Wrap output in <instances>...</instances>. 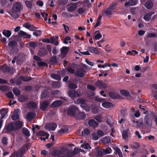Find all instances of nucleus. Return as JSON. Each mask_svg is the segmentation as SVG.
Listing matches in <instances>:
<instances>
[{"label":"nucleus","mask_w":157,"mask_h":157,"mask_svg":"<svg viewBox=\"0 0 157 157\" xmlns=\"http://www.w3.org/2000/svg\"><path fill=\"white\" fill-rule=\"evenodd\" d=\"M78 111V108L75 105H70L67 109V112L68 115L75 117Z\"/></svg>","instance_id":"f257e3e1"},{"label":"nucleus","mask_w":157,"mask_h":157,"mask_svg":"<svg viewBox=\"0 0 157 157\" xmlns=\"http://www.w3.org/2000/svg\"><path fill=\"white\" fill-rule=\"evenodd\" d=\"M15 131V130L14 126V124L12 122L6 125L3 129L4 132L7 134L10 133L11 132Z\"/></svg>","instance_id":"f03ea898"},{"label":"nucleus","mask_w":157,"mask_h":157,"mask_svg":"<svg viewBox=\"0 0 157 157\" xmlns=\"http://www.w3.org/2000/svg\"><path fill=\"white\" fill-rule=\"evenodd\" d=\"M22 8V4L19 2H17L13 4L11 10L13 12H19Z\"/></svg>","instance_id":"7ed1b4c3"},{"label":"nucleus","mask_w":157,"mask_h":157,"mask_svg":"<svg viewBox=\"0 0 157 157\" xmlns=\"http://www.w3.org/2000/svg\"><path fill=\"white\" fill-rule=\"evenodd\" d=\"M16 63L18 65H21L25 61V55L22 52L19 54L16 57Z\"/></svg>","instance_id":"20e7f679"},{"label":"nucleus","mask_w":157,"mask_h":157,"mask_svg":"<svg viewBox=\"0 0 157 157\" xmlns=\"http://www.w3.org/2000/svg\"><path fill=\"white\" fill-rule=\"evenodd\" d=\"M96 86L100 89H105L108 87L107 85L102 80H98L95 83Z\"/></svg>","instance_id":"39448f33"},{"label":"nucleus","mask_w":157,"mask_h":157,"mask_svg":"<svg viewBox=\"0 0 157 157\" xmlns=\"http://www.w3.org/2000/svg\"><path fill=\"white\" fill-rule=\"evenodd\" d=\"M86 72V70L84 68H79L75 71V75L78 77H83L85 76Z\"/></svg>","instance_id":"423d86ee"},{"label":"nucleus","mask_w":157,"mask_h":157,"mask_svg":"<svg viewBox=\"0 0 157 157\" xmlns=\"http://www.w3.org/2000/svg\"><path fill=\"white\" fill-rule=\"evenodd\" d=\"M68 96L71 98L78 97L80 95V92L78 90H69L68 93Z\"/></svg>","instance_id":"0eeeda50"},{"label":"nucleus","mask_w":157,"mask_h":157,"mask_svg":"<svg viewBox=\"0 0 157 157\" xmlns=\"http://www.w3.org/2000/svg\"><path fill=\"white\" fill-rule=\"evenodd\" d=\"M57 127V124L54 122H50L46 124L45 128L47 129L54 131Z\"/></svg>","instance_id":"6e6552de"},{"label":"nucleus","mask_w":157,"mask_h":157,"mask_svg":"<svg viewBox=\"0 0 157 157\" xmlns=\"http://www.w3.org/2000/svg\"><path fill=\"white\" fill-rule=\"evenodd\" d=\"M144 121L146 126L148 128H151L152 125L153 121L147 115L144 117Z\"/></svg>","instance_id":"1a4fd4ad"},{"label":"nucleus","mask_w":157,"mask_h":157,"mask_svg":"<svg viewBox=\"0 0 157 157\" xmlns=\"http://www.w3.org/2000/svg\"><path fill=\"white\" fill-rule=\"evenodd\" d=\"M49 102L47 101H44L40 104V108L42 111H45L48 108Z\"/></svg>","instance_id":"9d476101"},{"label":"nucleus","mask_w":157,"mask_h":157,"mask_svg":"<svg viewBox=\"0 0 157 157\" xmlns=\"http://www.w3.org/2000/svg\"><path fill=\"white\" fill-rule=\"evenodd\" d=\"M77 114H76V118L78 120H84L86 117V114L84 112H79L78 111Z\"/></svg>","instance_id":"9b49d317"},{"label":"nucleus","mask_w":157,"mask_h":157,"mask_svg":"<svg viewBox=\"0 0 157 157\" xmlns=\"http://www.w3.org/2000/svg\"><path fill=\"white\" fill-rule=\"evenodd\" d=\"M36 113L33 112H29L26 115V119L29 121H32L36 116Z\"/></svg>","instance_id":"f8f14e48"},{"label":"nucleus","mask_w":157,"mask_h":157,"mask_svg":"<svg viewBox=\"0 0 157 157\" xmlns=\"http://www.w3.org/2000/svg\"><path fill=\"white\" fill-rule=\"evenodd\" d=\"M52 93L53 95H57V96H56V97L57 98L65 100H66V98L65 97H63L61 95H59V94H61V92L59 90H56L52 91Z\"/></svg>","instance_id":"ddd939ff"},{"label":"nucleus","mask_w":157,"mask_h":157,"mask_svg":"<svg viewBox=\"0 0 157 157\" xmlns=\"http://www.w3.org/2000/svg\"><path fill=\"white\" fill-rule=\"evenodd\" d=\"M62 104V101L61 100H56L53 102L51 104V108H55L60 106Z\"/></svg>","instance_id":"4468645a"},{"label":"nucleus","mask_w":157,"mask_h":157,"mask_svg":"<svg viewBox=\"0 0 157 157\" xmlns=\"http://www.w3.org/2000/svg\"><path fill=\"white\" fill-rule=\"evenodd\" d=\"M48 53V51L45 48H41L40 49L38 52V55L40 57H43Z\"/></svg>","instance_id":"2eb2a0df"},{"label":"nucleus","mask_w":157,"mask_h":157,"mask_svg":"<svg viewBox=\"0 0 157 157\" xmlns=\"http://www.w3.org/2000/svg\"><path fill=\"white\" fill-rule=\"evenodd\" d=\"M23 123L21 121H17L14 124V126L15 130H17L21 128L22 126Z\"/></svg>","instance_id":"dca6fc26"},{"label":"nucleus","mask_w":157,"mask_h":157,"mask_svg":"<svg viewBox=\"0 0 157 157\" xmlns=\"http://www.w3.org/2000/svg\"><path fill=\"white\" fill-rule=\"evenodd\" d=\"M138 1V0H129L128 2L125 3L124 6H135L137 4Z\"/></svg>","instance_id":"f3484780"},{"label":"nucleus","mask_w":157,"mask_h":157,"mask_svg":"<svg viewBox=\"0 0 157 157\" xmlns=\"http://www.w3.org/2000/svg\"><path fill=\"white\" fill-rule=\"evenodd\" d=\"M26 149L25 148H22L18 150L16 153L17 157H22L25 153Z\"/></svg>","instance_id":"a211bd4d"},{"label":"nucleus","mask_w":157,"mask_h":157,"mask_svg":"<svg viewBox=\"0 0 157 157\" xmlns=\"http://www.w3.org/2000/svg\"><path fill=\"white\" fill-rule=\"evenodd\" d=\"M88 124L90 126L94 128L97 127L98 125V124L93 119H90L88 121Z\"/></svg>","instance_id":"6ab92c4d"},{"label":"nucleus","mask_w":157,"mask_h":157,"mask_svg":"<svg viewBox=\"0 0 157 157\" xmlns=\"http://www.w3.org/2000/svg\"><path fill=\"white\" fill-rule=\"evenodd\" d=\"M69 48L66 46H63L60 49L61 54L63 56H66L68 53Z\"/></svg>","instance_id":"aec40b11"},{"label":"nucleus","mask_w":157,"mask_h":157,"mask_svg":"<svg viewBox=\"0 0 157 157\" xmlns=\"http://www.w3.org/2000/svg\"><path fill=\"white\" fill-rule=\"evenodd\" d=\"M102 105L103 107L106 108H110L113 107L114 105L112 103L109 102H104L102 103Z\"/></svg>","instance_id":"412c9836"},{"label":"nucleus","mask_w":157,"mask_h":157,"mask_svg":"<svg viewBox=\"0 0 157 157\" xmlns=\"http://www.w3.org/2000/svg\"><path fill=\"white\" fill-rule=\"evenodd\" d=\"M8 111V108H3L0 110V114L1 115V119H3Z\"/></svg>","instance_id":"4be33fe9"},{"label":"nucleus","mask_w":157,"mask_h":157,"mask_svg":"<svg viewBox=\"0 0 157 157\" xmlns=\"http://www.w3.org/2000/svg\"><path fill=\"white\" fill-rule=\"evenodd\" d=\"M37 136H45L46 138V139H48L49 136V134L43 131H40L37 132L36 133Z\"/></svg>","instance_id":"5701e85b"},{"label":"nucleus","mask_w":157,"mask_h":157,"mask_svg":"<svg viewBox=\"0 0 157 157\" xmlns=\"http://www.w3.org/2000/svg\"><path fill=\"white\" fill-rule=\"evenodd\" d=\"M27 105L29 108L34 109L36 108L37 107V104L33 101H29L27 103Z\"/></svg>","instance_id":"b1692460"},{"label":"nucleus","mask_w":157,"mask_h":157,"mask_svg":"<svg viewBox=\"0 0 157 157\" xmlns=\"http://www.w3.org/2000/svg\"><path fill=\"white\" fill-rule=\"evenodd\" d=\"M153 2L151 0H147L144 4V6L148 9H151L153 6Z\"/></svg>","instance_id":"393cba45"},{"label":"nucleus","mask_w":157,"mask_h":157,"mask_svg":"<svg viewBox=\"0 0 157 157\" xmlns=\"http://www.w3.org/2000/svg\"><path fill=\"white\" fill-rule=\"evenodd\" d=\"M109 95L112 99H118L120 98V95L112 91L109 92Z\"/></svg>","instance_id":"a878e982"},{"label":"nucleus","mask_w":157,"mask_h":157,"mask_svg":"<svg viewBox=\"0 0 157 157\" xmlns=\"http://www.w3.org/2000/svg\"><path fill=\"white\" fill-rule=\"evenodd\" d=\"M128 131L129 129H128L124 130L122 133V138L124 140L127 139L128 137Z\"/></svg>","instance_id":"bb28decb"},{"label":"nucleus","mask_w":157,"mask_h":157,"mask_svg":"<svg viewBox=\"0 0 157 157\" xmlns=\"http://www.w3.org/2000/svg\"><path fill=\"white\" fill-rule=\"evenodd\" d=\"M154 13V12H151L148 13L146 14L144 16V19L146 21H149L151 18V16Z\"/></svg>","instance_id":"cd10ccee"},{"label":"nucleus","mask_w":157,"mask_h":157,"mask_svg":"<svg viewBox=\"0 0 157 157\" xmlns=\"http://www.w3.org/2000/svg\"><path fill=\"white\" fill-rule=\"evenodd\" d=\"M110 137L109 136H105L102 138L101 141L104 144H109L111 142Z\"/></svg>","instance_id":"c85d7f7f"},{"label":"nucleus","mask_w":157,"mask_h":157,"mask_svg":"<svg viewBox=\"0 0 157 157\" xmlns=\"http://www.w3.org/2000/svg\"><path fill=\"white\" fill-rule=\"evenodd\" d=\"M17 42L14 40H11L8 43V46L10 48L13 49L14 48L17 46Z\"/></svg>","instance_id":"c756f323"},{"label":"nucleus","mask_w":157,"mask_h":157,"mask_svg":"<svg viewBox=\"0 0 157 157\" xmlns=\"http://www.w3.org/2000/svg\"><path fill=\"white\" fill-rule=\"evenodd\" d=\"M77 4L76 3H74L67 8V10L70 12H71L75 10L77 8Z\"/></svg>","instance_id":"7c9ffc66"},{"label":"nucleus","mask_w":157,"mask_h":157,"mask_svg":"<svg viewBox=\"0 0 157 157\" xmlns=\"http://www.w3.org/2000/svg\"><path fill=\"white\" fill-rule=\"evenodd\" d=\"M18 100L21 102H24L28 99V97L27 95H20L18 98Z\"/></svg>","instance_id":"2f4dec72"},{"label":"nucleus","mask_w":157,"mask_h":157,"mask_svg":"<svg viewBox=\"0 0 157 157\" xmlns=\"http://www.w3.org/2000/svg\"><path fill=\"white\" fill-rule=\"evenodd\" d=\"M4 72H8L9 74H12L14 73V69L13 68H11L9 67H6L4 69Z\"/></svg>","instance_id":"473e14b6"},{"label":"nucleus","mask_w":157,"mask_h":157,"mask_svg":"<svg viewBox=\"0 0 157 157\" xmlns=\"http://www.w3.org/2000/svg\"><path fill=\"white\" fill-rule=\"evenodd\" d=\"M2 33L4 36L7 38L9 37L11 35V31L9 30L6 29H4Z\"/></svg>","instance_id":"72a5a7b5"},{"label":"nucleus","mask_w":157,"mask_h":157,"mask_svg":"<svg viewBox=\"0 0 157 157\" xmlns=\"http://www.w3.org/2000/svg\"><path fill=\"white\" fill-rule=\"evenodd\" d=\"M62 153L61 151L56 149L53 150L51 152L52 155L53 156H58L61 154Z\"/></svg>","instance_id":"f704fd0d"},{"label":"nucleus","mask_w":157,"mask_h":157,"mask_svg":"<svg viewBox=\"0 0 157 157\" xmlns=\"http://www.w3.org/2000/svg\"><path fill=\"white\" fill-rule=\"evenodd\" d=\"M20 78L21 80H22L25 82H27L30 81L32 79V78L31 77H29L28 76H24L20 75Z\"/></svg>","instance_id":"c9c22d12"},{"label":"nucleus","mask_w":157,"mask_h":157,"mask_svg":"<svg viewBox=\"0 0 157 157\" xmlns=\"http://www.w3.org/2000/svg\"><path fill=\"white\" fill-rule=\"evenodd\" d=\"M22 133L25 136L29 137L30 136L29 130L27 128H23L22 130Z\"/></svg>","instance_id":"e433bc0d"},{"label":"nucleus","mask_w":157,"mask_h":157,"mask_svg":"<svg viewBox=\"0 0 157 157\" xmlns=\"http://www.w3.org/2000/svg\"><path fill=\"white\" fill-rule=\"evenodd\" d=\"M120 93L122 95L125 97H128L130 96L129 92L125 90H121Z\"/></svg>","instance_id":"4c0bfd02"},{"label":"nucleus","mask_w":157,"mask_h":157,"mask_svg":"<svg viewBox=\"0 0 157 157\" xmlns=\"http://www.w3.org/2000/svg\"><path fill=\"white\" fill-rule=\"evenodd\" d=\"M66 68L63 69L59 71L58 72V74L60 76L63 77L66 75Z\"/></svg>","instance_id":"58836bf2"},{"label":"nucleus","mask_w":157,"mask_h":157,"mask_svg":"<svg viewBox=\"0 0 157 157\" xmlns=\"http://www.w3.org/2000/svg\"><path fill=\"white\" fill-rule=\"evenodd\" d=\"M23 26L26 28L29 29L30 28H35L36 29H38V28L34 26L33 25H31L28 22L25 23L23 25Z\"/></svg>","instance_id":"ea45409f"},{"label":"nucleus","mask_w":157,"mask_h":157,"mask_svg":"<svg viewBox=\"0 0 157 157\" xmlns=\"http://www.w3.org/2000/svg\"><path fill=\"white\" fill-rule=\"evenodd\" d=\"M69 130L67 126H63L58 131V132L61 134H63L65 132H67Z\"/></svg>","instance_id":"a19ab883"},{"label":"nucleus","mask_w":157,"mask_h":157,"mask_svg":"<svg viewBox=\"0 0 157 157\" xmlns=\"http://www.w3.org/2000/svg\"><path fill=\"white\" fill-rule=\"evenodd\" d=\"M52 86L55 88H59L61 86V84L58 81H54L52 83Z\"/></svg>","instance_id":"79ce46f5"},{"label":"nucleus","mask_w":157,"mask_h":157,"mask_svg":"<svg viewBox=\"0 0 157 157\" xmlns=\"http://www.w3.org/2000/svg\"><path fill=\"white\" fill-rule=\"evenodd\" d=\"M51 77L52 78L57 80H61V77L58 74L57 75L55 73L52 74L51 75Z\"/></svg>","instance_id":"37998d69"},{"label":"nucleus","mask_w":157,"mask_h":157,"mask_svg":"<svg viewBox=\"0 0 157 157\" xmlns=\"http://www.w3.org/2000/svg\"><path fill=\"white\" fill-rule=\"evenodd\" d=\"M57 58L56 56H53L51 57L49 61L54 64H56L57 63Z\"/></svg>","instance_id":"c03bdc74"},{"label":"nucleus","mask_w":157,"mask_h":157,"mask_svg":"<svg viewBox=\"0 0 157 157\" xmlns=\"http://www.w3.org/2000/svg\"><path fill=\"white\" fill-rule=\"evenodd\" d=\"M12 91L14 94H15L17 96L20 95L21 93V91L16 88H13V89Z\"/></svg>","instance_id":"a18cd8bd"},{"label":"nucleus","mask_w":157,"mask_h":157,"mask_svg":"<svg viewBox=\"0 0 157 157\" xmlns=\"http://www.w3.org/2000/svg\"><path fill=\"white\" fill-rule=\"evenodd\" d=\"M101 18L102 16L99 15L97 20V22L94 26V28H96L100 25Z\"/></svg>","instance_id":"49530a36"},{"label":"nucleus","mask_w":157,"mask_h":157,"mask_svg":"<svg viewBox=\"0 0 157 157\" xmlns=\"http://www.w3.org/2000/svg\"><path fill=\"white\" fill-rule=\"evenodd\" d=\"M90 133V130L87 128L85 129L81 132L82 135H88Z\"/></svg>","instance_id":"de8ad7c7"},{"label":"nucleus","mask_w":157,"mask_h":157,"mask_svg":"<svg viewBox=\"0 0 157 157\" xmlns=\"http://www.w3.org/2000/svg\"><path fill=\"white\" fill-rule=\"evenodd\" d=\"M47 91L46 90H44L42 91L41 95V99H44L47 97Z\"/></svg>","instance_id":"09e8293b"},{"label":"nucleus","mask_w":157,"mask_h":157,"mask_svg":"<svg viewBox=\"0 0 157 157\" xmlns=\"http://www.w3.org/2000/svg\"><path fill=\"white\" fill-rule=\"evenodd\" d=\"M117 5V2H114L109 5V7L113 11Z\"/></svg>","instance_id":"8fccbe9b"},{"label":"nucleus","mask_w":157,"mask_h":157,"mask_svg":"<svg viewBox=\"0 0 157 157\" xmlns=\"http://www.w3.org/2000/svg\"><path fill=\"white\" fill-rule=\"evenodd\" d=\"M113 11V10L109 7H108L105 11V13L106 14L107 16L109 15H111L112 14V12Z\"/></svg>","instance_id":"3c124183"},{"label":"nucleus","mask_w":157,"mask_h":157,"mask_svg":"<svg viewBox=\"0 0 157 157\" xmlns=\"http://www.w3.org/2000/svg\"><path fill=\"white\" fill-rule=\"evenodd\" d=\"M87 88L88 89L92 91H95L96 90V87L92 85L88 84L87 86Z\"/></svg>","instance_id":"603ef678"},{"label":"nucleus","mask_w":157,"mask_h":157,"mask_svg":"<svg viewBox=\"0 0 157 157\" xmlns=\"http://www.w3.org/2000/svg\"><path fill=\"white\" fill-rule=\"evenodd\" d=\"M9 88L7 86H0V90H2L4 92H6L8 91Z\"/></svg>","instance_id":"864d4df0"},{"label":"nucleus","mask_w":157,"mask_h":157,"mask_svg":"<svg viewBox=\"0 0 157 157\" xmlns=\"http://www.w3.org/2000/svg\"><path fill=\"white\" fill-rule=\"evenodd\" d=\"M35 32H34L33 33V34L34 35H35L36 36H40L41 34L42 31L40 30H36Z\"/></svg>","instance_id":"5fc2aeb1"},{"label":"nucleus","mask_w":157,"mask_h":157,"mask_svg":"<svg viewBox=\"0 0 157 157\" xmlns=\"http://www.w3.org/2000/svg\"><path fill=\"white\" fill-rule=\"evenodd\" d=\"M14 80L15 81V83L17 85L19 86L22 84V82L21 79L17 78H14Z\"/></svg>","instance_id":"6e6d98bb"},{"label":"nucleus","mask_w":157,"mask_h":157,"mask_svg":"<svg viewBox=\"0 0 157 157\" xmlns=\"http://www.w3.org/2000/svg\"><path fill=\"white\" fill-rule=\"evenodd\" d=\"M16 13L17 12H10V14L13 18L16 19L19 17L18 14L17 13L16 14Z\"/></svg>","instance_id":"4d7b16f0"},{"label":"nucleus","mask_w":157,"mask_h":157,"mask_svg":"<svg viewBox=\"0 0 157 157\" xmlns=\"http://www.w3.org/2000/svg\"><path fill=\"white\" fill-rule=\"evenodd\" d=\"M11 118L13 120L15 121L19 119V116L17 114H13L11 116Z\"/></svg>","instance_id":"13d9d810"},{"label":"nucleus","mask_w":157,"mask_h":157,"mask_svg":"<svg viewBox=\"0 0 157 157\" xmlns=\"http://www.w3.org/2000/svg\"><path fill=\"white\" fill-rule=\"evenodd\" d=\"M87 49L89 51L92 53L94 52L96 50V49L95 48L90 46L88 47Z\"/></svg>","instance_id":"bf43d9fd"},{"label":"nucleus","mask_w":157,"mask_h":157,"mask_svg":"<svg viewBox=\"0 0 157 157\" xmlns=\"http://www.w3.org/2000/svg\"><path fill=\"white\" fill-rule=\"evenodd\" d=\"M111 151V149L110 147H108L106 149H103V152L104 153L110 154Z\"/></svg>","instance_id":"052dcab7"},{"label":"nucleus","mask_w":157,"mask_h":157,"mask_svg":"<svg viewBox=\"0 0 157 157\" xmlns=\"http://www.w3.org/2000/svg\"><path fill=\"white\" fill-rule=\"evenodd\" d=\"M37 64L39 66L43 67L46 66L48 67V64L42 62L41 61L38 62H37Z\"/></svg>","instance_id":"680f3d73"},{"label":"nucleus","mask_w":157,"mask_h":157,"mask_svg":"<svg viewBox=\"0 0 157 157\" xmlns=\"http://www.w3.org/2000/svg\"><path fill=\"white\" fill-rule=\"evenodd\" d=\"M68 87L71 89H76L77 88V85L73 83H70L68 85Z\"/></svg>","instance_id":"e2e57ef3"},{"label":"nucleus","mask_w":157,"mask_h":157,"mask_svg":"<svg viewBox=\"0 0 157 157\" xmlns=\"http://www.w3.org/2000/svg\"><path fill=\"white\" fill-rule=\"evenodd\" d=\"M66 70L71 74H75V70L71 67H68L67 69Z\"/></svg>","instance_id":"0e129e2a"},{"label":"nucleus","mask_w":157,"mask_h":157,"mask_svg":"<svg viewBox=\"0 0 157 157\" xmlns=\"http://www.w3.org/2000/svg\"><path fill=\"white\" fill-rule=\"evenodd\" d=\"M81 147L85 149H91V147H90V145L86 143L85 144H83L81 146Z\"/></svg>","instance_id":"69168bd1"},{"label":"nucleus","mask_w":157,"mask_h":157,"mask_svg":"<svg viewBox=\"0 0 157 157\" xmlns=\"http://www.w3.org/2000/svg\"><path fill=\"white\" fill-rule=\"evenodd\" d=\"M95 100L97 101L103 102L105 100V99L100 98L98 96L95 97Z\"/></svg>","instance_id":"338daca9"},{"label":"nucleus","mask_w":157,"mask_h":157,"mask_svg":"<svg viewBox=\"0 0 157 157\" xmlns=\"http://www.w3.org/2000/svg\"><path fill=\"white\" fill-rule=\"evenodd\" d=\"M26 6L29 8H32V3L31 2L27 0L25 2Z\"/></svg>","instance_id":"774afa93"}]
</instances>
